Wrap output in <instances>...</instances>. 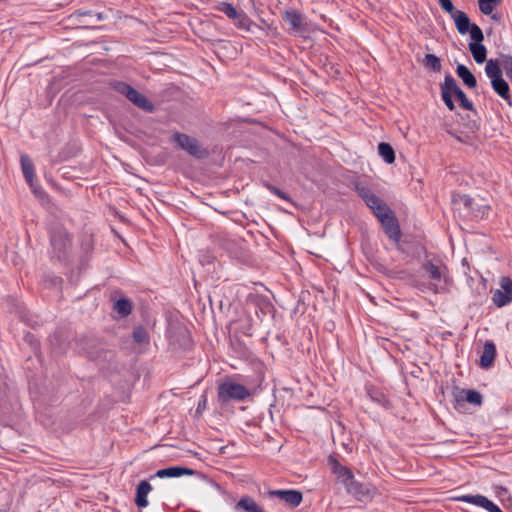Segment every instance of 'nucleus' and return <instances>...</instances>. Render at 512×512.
<instances>
[{
  "instance_id": "f257e3e1",
  "label": "nucleus",
  "mask_w": 512,
  "mask_h": 512,
  "mask_svg": "<svg viewBox=\"0 0 512 512\" xmlns=\"http://www.w3.org/2000/svg\"><path fill=\"white\" fill-rule=\"evenodd\" d=\"M453 97L458 99L461 107L464 109L469 111L474 110L473 103L467 98L466 94L458 86L456 80L450 74H447L444 78V82L441 84V98L450 111L455 109Z\"/></svg>"
},
{
  "instance_id": "f03ea898",
  "label": "nucleus",
  "mask_w": 512,
  "mask_h": 512,
  "mask_svg": "<svg viewBox=\"0 0 512 512\" xmlns=\"http://www.w3.org/2000/svg\"><path fill=\"white\" fill-rule=\"evenodd\" d=\"M486 76L490 79L494 92L505 100L509 106H512V98L510 95V87L503 78L502 69L497 59H489L485 66Z\"/></svg>"
},
{
  "instance_id": "7ed1b4c3",
  "label": "nucleus",
  "mask_w": 512,
  "mask_h": 512,
  "mask_svg": "<svg viewBox=\"0 0 512 512\" xmlns=\"http://www.w3.org/2000/svg\"><path fill=\"white\" fill-rule=\"evenodd\" d=\"M355 190L379 221L384 219V215H390L393 213L389 206L375 195L368 186L362 183H357L355 185Z\"/></svg>"
},
{
  "instance_id": "20e7f679",
  "label": "nucleus",
  "mask_w": 512,
  "mask_h": 512,
  "mask_svg": "<svg viewBox=\"0 0 512 512\" xmlns=\"http://www.w3.org/2000/svg\"><path fill=\"white\" fill-rule=\"evenodd\" d=\"M112 87L115 91L124 95L130 102H132L138 108L150 113L155 110L154 105L143 94L138 92L128 83L122 81H115L112 83Z\"/></svg>"
},
{
  "instance_id": "39448f33",
  "label": "nucleus",
  "mask_w": 512,
  "mask_h": 512,
  "mask_svg": "<svg viewBox=\"0 0 512 512\" xmlns=\"http://www.w3.org/2000/svg\"><path fill=\"white\" fill-rule=\"evenodd\" d=\"M172 139L179 148L197 159H203L209 155L208 150L202 147L199 141L192 136L181 132H175Z\"/></svg>"
},
{
  "instance_id": "423d86ee",
  "label": "nucleus",
  "mask_w": 512,
  "mask_h": 512,
  "mask_svg": "<svg viewBox=\"0 0 512 512\" xmlns=\"http://www.w3.org/2000/svg\"><path fill=\"white\" fill-rule=\"evenodd\" d=\"M218 399L222 403H228L231 400L243 401L250 396L249 390L241 384L233 381H225L218 386Z\"/></svg>"
},
{
  "instance_id": "0eeeda50",
  "label": "nucleus",
  "mask_w": 512,
  "mask_h": 512,
  "mask_svg": "<svg viewBox=\"0 0 512 512\" xmlns=\"http://www.w3.org/2000/svg\"><path fill=\"white\" fill-rule=\"evenodd\" d=\"M471 39L473 42L469 43V50L476 63L481 64L486 61L487 50L486 47L481 44L484 40V34L479 26H474L471 31Z\"/></svg>"
},
{
  "instance_id": "6e6552de",
  "label": "nucleus",
  "mask_w": 512,
  "mask_h": 512,
  "mask_svg": "<svg viewBox=\"0 0 512 512\" xmlns=\"http://www.w3.org/2000/svg\"><path fill=\"white\" fill-rule=\"evenodd\" d=\"M347 493L354 496L358 501H370L373 499L376 488L370 485H365L355 480V478L347 482L345 486Z\"/></svg>"
},
{
  "instance_id": "1a4fd4ad",
  "label": "nucleus",
  "mask_w": 512,
  "mask_h": 512,
  "mask_svg": "<svg viewBox=\"0 0 512 512\" xmlns=\"http://www.w3.org/2000/svg\"><path fill=\"white\" fill-rule=\"evenodd\" d=\"M50 242L54 253L61 259L70 245V238L64 228L57 227L51 231Z\"/></svg>"
},
{
  "instance_id": "9d476101",
  "label": "nucleus",
  "mask_w": 512,
  "mask_h": 512,
  "mask_svg": "<svg viewBox=\"0 0 512 512\" xmlns=\"http://www.w3.org/2000/svg\"><path fill=\"white\" fill-rule=\"evenodd\" d=\"M282 19L289 25V33L293 35H301L306 31L304 16L295 9L285 10L282 12Z\"/></svg>"
},
{
  "instance_id": "9b49d317",
  "label": "nucleus",
  "mask_w": 512,
  "mask_h": 512,
  "mask_svg": "<svg viewBox=\"0 0 512 512\" xmlns=\"http://www.w3.org/2000/svg\"><path fill=\"white\" fill-rule=\"evenodd\" d=\"M455 500L459 502L469 503L477 507H481L488 512H503L495 503H493L487 497L480 494L461 495L456 497Z\"/></svg>"
},
{
  "instance_id": "f8f14e48",
  "label": "nucleus",
  "mask_w": 512,
  "mask_h": 512,
  "mask_svg": "<svg viewBox=\"0 0 512 512\" xmlns=\"http://www.w3.org/2000/svg\"><path fill=\"white\" fill-rule=\"evenodd\" d=\"M501 288L492 296V301L497 307H503L512 302V280L508 277L501 279Z\"/></svg>"
},
{
  "instance_id": "ddd939ff",
  "label": "nucleus",
  "mask_w": 512,
  "mask_h": 512,
  "mask_svg": "<svg viewBox=\"0 0 512 512\" xmlns=\"http://www.w3.org/2000/svg\"><path fill=\"white\" fill-rule=\"evenodd\" d=\"M380 223L387 236L394 242H399L402 234L394 212L390 215H384V219H381Z\"/></svg>"
},
{
  "instance_id": "4468645a",
  "label": "nucleus",
  "mask_w": 512,
  "mask_h": 512,
  "mask_svg": "<svg viewBox=\"0 0 512 512\" xmlns=\"http://www.w3.org/2000/svg\"><path fill=\"white\" fill-rule=\"evenodd\" d=\"M269 494L284 501L290 507L299 506L303 500L302 493L298 490H272Z\"/></svg>"
},
{
  "instance_id": "2eb2a0df",
  "label": "nucleus",
  "mask_w": 512,
  "mask_h": 512,
  "mask_svg": "<svg viewBox=\"0 0 512 512\" xmlns=\"http://www.w3.org/2000/svg\"><path fill=\"white\" fill-rule=\"evenodd\" d=\"M455 401H456V405H455V408H459L463 402H468L469 404H472V405H475V406H480L482 404V401H483V397L482 395L476 391V390H472V389H469V390H459L456 394H455Z\"/></svg>"
},
{
  "instance_id": "dca6fc26",
  "label": "nucleus",
  "mask_w": 512,
  "mask_h": 512,
  "mask_svg": "<svg viewBox=\"0 0 512 512\" xmlns=\"http://www.w3.org/2000/svg\"><path fill=\"white\" fill-rule=\"evenodd\" d=\"M195 471L193 469L181 466H171L168 468L160 469L156 472L155 477L158 478H176L184 475H193Z\"/></svg>"
},
{
  "instance_id": "f3484780",
  "label": "nucleus",
  "mask_w": 512,
  "mask_h": 512,
  "mask_svg": "<svg viewBox=\"0 0 512 512\" xmlns=\"http://www.w3.org/2000/svg\"><path fill=\"white\" fill-rule=\"evenodd\" d=\"M452 19L455 22L457 31L462 35H465L468 32L471 34L473 27L477 26L476 24H472L467 14L460 10L456 12Z\"/></svg>"
},
{
  "instance_id": "a211bd4d",
  "label": "nucleus",
  "mask_w": 512,
  "mask_h": 512,
  "mask_svg": "<svg viewBox=\"0 0 512 512\" xmlns=\"http://www.w3.org/2000/svg\"><path fill=\"white\" fill-rule=\"evenodd\" d=\"M423 269L428 274L429 279L433 281H438L445 277L444 270H446V267L439 264H435L431 260H427L423 263Z\"/></svg>"
},
{
  "instance_id": "6ab92c4d",
  "label": "nucleus",
  "mask_w": 512,
  "mask_h": 512,
  "mask_svg": "<svg viewBox=\"0 0 512 512\" xmlns=\"http://www.w3.org/2000/svg\"><path fill=\"white\" fill-rule=\"evenodd\" d=\"M496 355V347L493 342L488 341L484 344L482 354L480 356V365L488 368L492 365Z\"/></svg>"
},
{
  "instance_id": "aec40b11",
  "label": "nucleus",
  "mask_w": 512,
  "mask_h": 512,
  "mask_svg": "<svg viewBox=\"0 0 512 512\" xmlns=\"http://www.w3.org/2000/svg\"><path fill=\"white\" fill-rule=\"evenodd\" d=\"M152 487L148 481H141L137 486L135 503L138 507L144 508L148 506L147 495Z\"/></svg>"
},
{
  "instance_id": "412c9836",
  "label": "nucleus",
  "mask_w": 512,
  "mask_h": 512,
  "mask_svg": "<svg viewBox=\"0 0 512 512\" xmlns=\"http://www.w3.org/2000/svg\"><path fill=\"white\" fill-rule=\"evenodd\" d=\"M456 73L468 88H475L477 86V80L475 76L465 65L458 64L456 68Z\"/></svg>"
},
{
  "instance_id": "4be33fe9",
  "label": "nucleus",
  "mask_w": 512,
  "mask_h": 512,
  "mask_svg": "<svg viewBox=\"0 0 512 512\" xmlns=\"http://www.w3.org/2000/svg\"><path fill=\"white\" fill-rule=\"evenodd\" d=\"M333 473L341 480L344 486L347 485V482H350L354 479V475L352 471L346 467L341 465L340 463L334 461L333 462Z\"/></svg>"
},
{
  "instance_id": "5701e85b",
  "label": "nucleus",
  "mask_w": 512,
  "mask_h": 512,
  "mask_svg": "<svg viewBox=\"0 0 512 512\" xmlns=\"http://www.w3.org/2000/svg\"><path fill=\"white\" fill-rule=\"evenodd\" d=\"M236 510L245 512H264V510L250 497H242L235 505Z\"/></svg>"
},
{
  "instance_id": "b1692460",
  "label": "nucleus",
  "mask_w": 512,
  "mask_h": 512,
  "mask_svg": "<svg viewBox=\"0 0 512 512\" xmlns=\"http://www.w3.org/2000/svg\"><path fill=\"white\" fill-rule=\"evenodd\" d=\"M21 169L26 182H32L35 179L34 164L27 155H21Z\"/></svg>"
},
{
  "instance_id": "393cba45",
  "label": "nucleus",
  "mask_w": 512,
  "mask_h": 512,
  "mask_svg": "<svg viewBox=\"0 0 512 512\" xmlns=\"http://www.w3.org/2000/svg\"><path fill=\"white\" fill-rule=\"evenodd\" d=\"M367 394L373 402L381 405L382 407H384L386 409L391 408L390 401L386 398L384 393L382 391H380L379 389H376L374 387H369V388H367Z\"/></svg>"
},
{
  "instance_id": "a878e982",
  "label": "nucleus",
  "mask_w": 512,
  "mask_h": 512,
  "mask_svg": "<svg viewBox=\"0 0 512 512\" xmlns=\"http://www.w3.org/2000/svg\"><path fill=\"white\" fill-rule=\"evenodd\" d=\"M378 153L387 164H392L395 161V152L389 143H379Z\"/></svg>"
},
{
  "instance_id": "bb28decb",
  "label": "nucleus",
  "mask_w": 512,
  "mask_h": 512,
  "mask_svg": "<svg viewBox=\"0 0 512 512\" xmlns=\"http://www.w3.org/2000/svg\"><path fill=\"white\" fill-rule=\"evenodd\" d=\"M113 309L120 317H127L132 311V304L129 299L120 298L115 302Z\"/></svg>"
},
{
  "instance_id": "cd10ccee",
  "label": "nucleus",
  "mask_w": 512,
  "mask_h": 512,
  "mask_svg": "<svg viewBox=\"0 0 512 512\" xmlns=\"http://www.w3.org/2000/svg\"><path fill=\"white\" fill-rule=\"evenodd\" d=\"M233 21L238 28L245 29L247 31H251L252 26H257L243 11H239Z\"/></svg>"
},
{
  "instance_id": "c85d7f7f",
  "label": "nucleus",
  "mask_w": 512,
  "mask_h": 512,
  "mask_svg": "<svg viewBox=\"0 0 512 512\" xmlns=\"http://www.w3.org/2000/svg\"><path fill=\"white\" fill-rule=\"evenodd\" d=\"M423 64L426 68H429L434 72H439L442 67L440 59L434 54H426Z\"/></svg>"
},
{
  "instance_id": "c756f323",
  "label": "nucleus",
  "mask_w": 512,
  "mask_h": 512,
  "mask_svg": "<svg viewBox=\"0 0 512 512\" xmlns=\"http://www.w3.org/2000/svg\"><path fill=\"white\" fill-rule=\"evenodd\" d=\"M500 0H478L479 9L484 15H490Z\"/></svg>"
},
{
  "instance_id": "7c9ffc66",
  "label": "nucleus",
  "mask_w": 512,
  "mask_h": 512,
  "mask_svg": "<svg viewBox=\"0 0 512 512\" xmlns=\"http://www.w3.org/2000/svg\"><path fill=\"white\" fill-rule=\"evenodd\" d=\"M132 337L135 342L142 344V343H149V335L146 331V329L142 326H137L134 328Z\"/></svg>"
},
{
  "instance_id": "2f4dec72",
  "label": "nucleus",
  "mask_w": 512,
  "mask_h": 512,
  "mask_svg": "<svg viewBox=\"0 0 512 512\" xmlns=\"http://www.w3.org/2000/svg\"><path fill=\"white\" fill-rule=\"evenodd\" d=\"M218 10L224 13L229 19L232 20L237 16L239 12L232 4L228 2H221L218 5Z\"/></svg>"
},
{
  "instance_id": "473e14b6",
  "label": "nucleus",
  "mask_w": 512,
  "mask_h": 512,
  "mask_svg": "<svg viewBox=\"0 0 512 512\" xmlns=\"http://www.w3.org/2000/svg\"><path fill=\"white\" fill-rule=\"evenodd\" d=\"M438 3L440 7L451 16V18L459 11L455 9L451 0H438Z\"/></svg>"
},
{
  "instance_id": "72a5a7b5",
  "label": "nucleus",
  "mask_w": 512,
  "mask_h": 512,
  "mask_svg": "<svg viewBox=\"0 0 512 512\" xmlns=\"http://www.w3.org/2000/svg\"><path fill=\"white\" fill-rule=\"evenodd\" d=\"M33 192V194L40 199H43L45 197V191L42 189L41 185L35 181V179L32 180V182H27Z\"/></svg>"
},
{
  "instance_id": "f704fd0d",
  "label": "nucleus",
  "mask_w": 512,
  "mask_h": 512,
  "mask_svg": "<svg viewBox=\"0 0 512 512\" xmlns=\"http://www.w3.org/2000/svg\"><path fill=\"white\" fill-rule=\"evenodd\" d=\"M266 188L271 192L273 193L274 195L278 196L279 198L281 199H284V200H288V196L285 192H283L282 190H280L279 188L275 187L274 185L272 184H269V183H266L265 184Z\"/></svg>"
},
{
  "instance_id": "c9c22d12",
  "label": "nucleus",
  "mask_w": 512,
  "mask_h": 512,
  "mask_svg": "<svg viewBox=\"0 0 512 512\" xmlns=\"http://www.w3.org/2000/svg\"><path fill=\"white\" fill-rule=\"evenodd\" d=\"M490 15H491V19H492V20L498 21V20L500 19V16H499V15H497V14H492V13H491Z\"/></svg>"
},
{
  "instance_id": "e433bc0d",
  "label": "nucleus",
  "mask_w": 512,
  "mask_h": 512,
  "mask_svg": "<svg viewBox=\"0 0 512 512\" xmlns=\"http://www.w3.org/2000/svg\"><path fill=\"white\" fill-rule=\"evenodd\" d=\"M205 404H206V399H203V401H200L199 404H198V410L201 408V407H205Z\"/></svg>"
},
{
  "instance_id": "4c0bfd02",
  "label": "nucleus",
  "mask_w": 512,
  "mask_h": 512,
  "mask_svg": "<svg viewBox=\"0 0 512 512\" xmlns=\"http://www.w3.org/2000/svg\"><path fill=\"white\" fill-rule=\"evenodd\" d=\"M91 14H92V11L79 12V15H80V16H84V15H91Z\"/></svg>"
},
{
  "instance_id": "58836bf2",
  "label": "nucleus",
  "mask_w": 512,
  "mask_h": 512,
  "mask_svg": "<svg viewBox=\"0 0 512 512\" xmlns=\"http://www.w3.org/2000/svg\"><path fill=\"white\" fill-rule=\"evenodd\" d=\"M97 17L99 20L102 19L101 14H98Z\"/></svg>"
}]
</instances>
